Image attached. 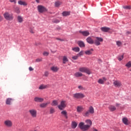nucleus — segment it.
<instances>
[{"label": "nucleus", "mask_w": 131, "mask_h": 131, "mask_svg": "<svg viewBox=\"0 0 131 131\" xmlns=\"http://www.w3.org/2000/svg\"><path fill=\"white\" fill-rule=\"evenodd\" d=\"M85 122L86 124L83 122H81L78 124V127L82 131L89 130L93 125V122L90 119L85 120Z\"/></svg>", "instance_id": "obj_1"}, {"label": "nucleus", "mask_w": 131, "mask_h": 131, "mask_svg": "<svg viewBox=\"0 0 131 131\" xmlns=\"http://www.w3.org/2000/svg\"><path fill=\"white\" fill-rule=\"evenodd\" d=\"M3 16L5 19L7 20V21H12V20L14 19V15H13V14H10L8 12H5V13L3 14Z\"/></svg>", "instance_id": "obj_2"}, {"label": "nucleus", "mask_w": 131, "mask_h": 131, "mask_svg": "<svg viewBox=\"0 0 131 131\" xmlns=\"http://www.w3.org/2000/svg\"><path fill=\"white\" fill-rule=\"evenodd\" d=\"M66 106H67V104L66 103V101L62 100L60 102V104L58 105V108L59 110H63L66 108Z\"/></svg>", "instance_id": "obj_3"}, {"label": "nucleus", "mask_w": 131, "mask_h": 131, "mask_svg": "<svg viewBox=\"0 0 131 131\" xmlns=\"http://www.w3.org/2000/svg\"><path fill=\"white\" fill-rule=\"evenodd\" d=\"M79 71H80V72H83V73H86L89 75H90V74L91 73V71H90V70L86 67L80 68L79 69Z\"/></svg>", "instance_id": "obj_4"}, {"label": "nucleus", "mask_w": 131, "mask_h": 131, "mask_svg": "<svg viewBox=\"0 0 131 131\" xmlns=\"http://www.w3.org/2000/svg\"><path fill=\"white\" fill-rule=\"evenodd\" d=\"M85 96L81 93H77L73 94V98L75 99H83Z\"/></svg>", "instance_id": "obj_5"}, {"label": "nucleus", "mask_w": 131, "mask_h": 131, "mask_svg": "<svg viewBox=\"0 0 131 131\" xmlns=\"http://www.w3.org/2000/svg\"><path fill=\"white\" fill-rule=\"evenodd\" d=\"M103 40V38L96 37V39H95L94 41V43L95 45V46H100L101 45V42H102Z\"/></svg>", "instance_id": "obj_6"}, {"label": "nucleus", "mask_w": 131, "mask_h": 131, "mask_svg": "<svg viewBox=\"0 0 131 131\" xmlns=\"http://www.w3.org/2000/svg\"><path fill=\"white\" fill-rule=\"evenodd\" d=\"M29 113L30 114L31 116L33 118H35L37 116V111L35 109H31L29 111Z\"/></svg>", "instance_id": "obj_7"}, {"label": "nucleus", "mask_w": 131, "mask_h": 131, "mask_svg": "<svg viewBox=\"0 0 131 131\" xmlns=\"http://www.w3.org/2000/svg\"><path fill=\"white\" fill-rule=\"evenodd\" d=\"M4 125L6 126V127H12L13 126V122L11 120H6L4 121Z\"/></svg>", "instance_id": "obj_8"}, {"label": "nucleus", "mask_w": 131, "mask_h": 131, "mask_svg": "<svg viewBox=\"0 0 131 131\" xmlns=\"http://www.w3.org/2000/svg\"><path fill=\"white\" fill-rule=\"evenodd\" d=\"M37 10L39 13H45V12H47V11H48L46 7L41 5H38L37 6Z\"/></svg>", "instance_id": "obj_9"}, {"label": "nucleus", "mask_w": 131, "mask_h": 131, "mask_svg": "<svg viewBox=\"0 0 131 131\" xmlns=\"http://www.w3.org/2000/svg\"><path fill=\"white\" fill-rule=\"evenodd\" d=\"M113 84L116 88H120L121 86V82L118 80H115L114 81Z\"/></svg>", "instance_id": "obj_10"}, {"label": "nucleus", "mask_w": 131, "mask_h": 131, "mask_svg": "<svg viewBox=\"0 0 131 131\" xmlns=\"http://www.w3.org/2000/svg\"><path fill=\"white\" fill-rule=\"evenodd\" d=\"M14 101V99L11 98H8L6 99V105H12V102Z\"/></svg>", "instance_id": "obj_11"}, {"label": "nucleus", "mask_w": 131, "mask_h": 131, "mask_svg": "<svg viewBox=\"0 0 131 131\" xmlns=\"http://www.w3.org/2000/svg\"><path fill=\"white\" fill-rule=\"evenodd\" d=\"M106 80H107V79L105 77H103L102 79H99L98 80V82L100 84H104V83L105 82V81H106Z\"/></svg>", "instance_id": "obj_12"}, {"label": "nucleus", "mask_w": 131, "mask_h": 131, "mask_svg": "<svg viewBox=\"0 0 131 131\" xmlns=\"http://www.w3.org/2000/svg\"><path fill=\"white\" fill-rule=\"evenodd\" d=\"M122 122L124 123V124H125V125H128V124H129V121H128V119H127V118L126 117L123 118Z\"/></svg>", "instance_id": "obj_13"}, {"label": "nucleus", "mask_w": 131, "mask_h": 131, "mask_svg": "<svg viewBox=\"0 0 131 131\" xmlns=\"http://www.w3.org/2000/svg\"><path fill=\"white\" fill-rule=\"evenodd\" d=\"M80 33H81L83 36H89L90 35V32L89 31H79Z\"/></svg>", "instance_id": "obj_14"}, {"label": "nucleus", "mask_w": 131, "mask_h": 131, "mask_svg": "<svg viewBox=\"0 0 131 131\" xmlns=\"http://www.w3.org/2000/svg\"><path fill=\"white\" fill-rule=\"evenodd\" d=\"M34 101L35 102H37V103H41L43 101V98H41L39 97H35L34 98Z\"/></svg>", "instance_id": "obj_15"}, {"label": "nucleus", "mask_w": 131, "mask_h": 131, "mask_svg": "<svg viewBox=\"0 0 131 131\" xmlns=\"http://www.w3.org/2000/svg\"><path fill=\"white\" fill-rule=\"evenodd\" d=\"M86 40L87 41V42L88 43H90V45H93L94 44V40H93L92 39V37H88L86 39Z\"/></svg>", "instance_id": "obj_16"}, {"label": "nucleus", "mask_w": 131, "mask_h": 131, "mask_svg": "<svg viewBox=\"0 0 131 131\" xmlns=\"http://www.w3.org/2000/svg\"><path fill=\"white\" fill-rule=\"evenodd\" d=\"M50 103L51 102L50 101H48L46 103H42L40 104V108H46V107H47V106H48V105L50 104Z\"/></svg>", "instance_id": "obj_17"}, {"label": "nucleus", "mask_w": 131, "mask_h": 131, "mask_svg": "<svg viewBox=\"0 0 131 131\" xmlns=\"http://www.w3.org/2000/svg\"><path fill=\"white\" fill-rule=\"evenodd\" d=\"M93 52H94V49H91L89 50L85 51V55H88L89 56H90V55H92V54H93Z\"/></svg>", "instance_id": "obj_18"}, {"label": "nucleus", "mask_w": 131, "mask_h": 131, "mask_svg": "<svg viewBox=\"0 0 131 131\" xmlns=\"http://www.w3.org/2000/svg\"><path fill=\"white\" fill-rule=\"evenodd\" d=\"M83 75L82 73L80 72H77L74 74L75 77H81Z\"/></svg>", "instance_id": "obj_19"}, {"label": "nucleus", "mask_w": 131, "mask_h": 131, "mask_svg": "<svg viewBox=\"0 0 131 131\" xmlns=\"http://www.w3.org/2000/svg\"><path fill=\"white\" fill-rule=\"evenodd\" d=\"M78 45L80 47V48H84L85 47V45L84 42L82 41H79L78 42Z\"/></svg>", "instance_id": "obj_20"}, {"label": "nucleus", "mask_w": 131, "mask_h": 131, "mask_svg": "<svg viewBox=\"0 0 131 131\" xmlns=\"http://www.w3.org/2000/svg\"><path fill=\"white\" fill-rule=\"evenodd\" d=\"M108 108L111 112H113L116 110V107L114 105H110Z\"/></svg>", "instance_id": "obj_21"}, {"label": "nucleus", "mask_w": 131, "mask_h": 131, "mask_svg": "<svg viewBox=\"0 0 131 131\" xmlns=\"http://www.w3.org/2000/svg\"><path fill=\"white\" fill-rule=\"evenodd\" d=\"M77 126V123L75 121H72L71 123V127L73 129L76 128V127Z\"/></svg>", "instance_id": "obj_22"}, {"label": "nucleus", "mask_w": 131, "mask_h": 131, "mask_svg": "<svg viewBox=\"0 0 131 131\" xmlns=\"http://www.w3.org/2000/svg\"><path fill=\"white\" fill-rule=\"evenodd\" d=\"M61 114L63 115L66 119H68V115H67V112L66 111H63L61 112Z\"/></svg>", "instance_id": "obj_23"}, {"label": "nucleus", "mask_w": 131, "mask_h": 131, "mask_svg": "<svg viewBox=\"0 0 131 131\" xmlns=\"http://www.w3.org/2000/svg\"><path fill=\"white\" fill-rule=\"evenodd\" d=\"M101 30H102L103 32H108L109 30H110V28L108 27H102L101 28Z\"/></svg>", "instance_id": "obj_24"}, {"label": "nucleus", "mask_w": 131, "mask_h": 131, "mask_svg": "<svg viewBox=\"0 0 131 131\" xmlns=\"http://www.w3.org/2000/svg\"><path fill=\"white\" fill-rule=\"evenodd\" d=\"M51 70H52V71L53 72H58L59 69L57 67H52L51 68Z\"/></svg>", "instance_id": "obj_25"}, {"label": "nucleus", "mask_w": 131, "mask_h": 131, "mask_svg": "<svg viewBox=\"0 0 131 131\" xmlns=\"http://www.w3.org/2000/svg\"><path fill=\"white\" fill-rule=\"evenodd\" d=\"M59 104V102H58V100H53L52 102L51 103L52 106H58Z\"/></svg>", "instance_id": "obj_26"}, {"label": "nucleus", "mask_w": 131, "mask_h": 131, "mask_svg": "<svg viewBox=\"0 0 131 131\" xmlns=\"http://www.w3.org/2000/svg\"><path fill=\"white\" fill-rule=\"evenodd\" d=\"M17 21L19 23H22L23 21V17L20 15L17 16Z\"/></svg>", "instance_id": "obj_27"}, {"label": "nucleus", "mask_w": 131, "mask_h": 131, "mask_svg": "<svg viewBox=\"0 0 131 131\" xmlns=\"http://www.w3.org/2000/svg\"><path fill=\"white\" fill-rule=\"evenodd\" d=\"M88 111L91 114H94V113H95V111L93 106H90Z\"/></svg>", "instance_id": "obj_28"}, {"label": "nucleus", "mask_w": 131, "mask_h": 131, "mask_svg": "<svg viewBox=\"0 0 131 131\" xmlns=\"http://www.w3.org/2000/svg\"><path fill=\"white\" fill-rule=\"evenodd\" d=\"M18 5H20V6H27V3L25 2L19 1L18 2Z\"/></svg>", "instance_id": "obj_29"}, {"label": "nucleus", "mask_w": 131, "mask_h": 131, "mask_svg": "<svg viewBox=\"0 0 131 131\" xmlns=\"http://www.w3.org/2000/svg\"><path fill=\"white\" fill-rule=\"evenodd\" d=\"M82 111H83V108L82 106H77V112L79 113L80 112H82Z\"/></svg>", "instance_id": "obj_30"}, {"label": "nucleus", "mask_w": 131, "mask_h": 131, "mask_svg": "<svg viewBox=\"0 0 131 131\" xmlns=\"http://www.w3.org/2000/svg\"><path fill=\"white\" fill-rule=\"evenodd\" d=\"M62 16L66 17L67 16H69L70 15V12L69 11H64L62 12Z\"/></svg>", "instance_id": "obj_31"}, {"label": "nucleus", "mask_w": 131, "mask_h": 131, "mask_svg": "<svg viewBox=\"0 0 131 131\" xmlns=\"http://www.w3.org/2000/svg\"><path fill=\"white\" fill-rule=\"evenodd\" d=\"M47 88H48V85L42 84L39 87V90H45V89H47Z\"/></svg>", "instance_id": "obj_32"}, {"label": "nucleus", "mask_w": 131, "mask_h": 131, "mask_svg": "<svg viewBox=\"0 0 131 131\" xmlns=\"http://www.w3.org/2000/svg\"><path fill=\"white\" fill-rule=\"evenodd\" d=\"M62 60L63 64H66V62H68V58H67V57L66 56H63Z\"/></svg>", "instance_id": "obj_33"}, {"label": "nucleus", "mask_w": 131, "mask_h": 131, "mask_svg": "<svg viewBox=\"0 0 131 131\" xmlns=\"http://www.w3.org/2000/svg\"><path fill=\"white\" fill-rule=\"evenodd\" d=\"M91 113H90V112H89V111H86V112H85L83 115V116H84V117H88L89 116H90V114Z\"/></svg>", "instance_id": "obj_34"}, {"label": "nucleus", "mask_w": 131, "mask_h": 131, "mask_svg": "<svg viewBox=\"0 0 131 131\" xmlns=\"http://www.w3.org/2000/svg\"><path fill=\"white\" fill-rule=\"evenodd\" d=\"M61 5H62V2L60 1H57L55 3V7H59V6H61Z\"/></svg>", "instance_id": "obj_35"}, {"label": "nucleus", "mask_w": 131, "mask_h": 131, "mask_svg": "<svg viewBox=\"0 0 131 131\" xmlns=\"http://www.w3.org/2000/svg\"><path fill=\"white\" fill-rule=\"evenodd\" d=\"M73 51L76 52H78L80 51V49L79 47H74L72 48Z\"/></svg>", "instance_id": "obj_36"}, {"label": "nucleus", "mask_w": 131, "mask_h": 131, "mask_svg": "<svg viewBox=\"0 0 131 131\" xmlns=\"http://www.w3.org/2000/svg\"><path fill=\"white\" fill-rule=\"evenodd\" d=\"M55 109L53 107H51L50 110V114H53V113H55Z\"/></svg>", "instance_id": "obj_37"}, {"label": "nucleus", "mask_w": 131, "mask_h": 131, "mask_svg": "<svg viewBox=\"0 0 131 131\" xmlns=\"http://www.w3.org/2000/svg\"><path fill=\"white\" fill-rule=\"evenodd\" d=\"M126 67H127V68H130L131 67V62L129 61L125 64Z\"/></svg>", "instance_id": "obj_38"}, {"label": "nucleus", "mask_w": 131, "mask_h": 131, "mask_svg": "<svg viewBox=\"0 0 131 131\" xmlns=\"http://www.w3.org/2000/svg\"><path fill=\"white\" fill-rule=\"evenodd\" d=\"M116 43L118 47H121V45H122V43H121L120 41H117Z\"/></svg>", "instance_id": "obj_39"}, {"label": "nucleus", "mask_w": 131, "mask_h": 131, "mask_svg": "<svg viewBox=\"0 0 131 131\" xmlns=\"http://www.w3.org/2000/svg\"><path fill=\"white\" fill-rule=\"evenodd\" d=\"M42 61V58H37L35 60L37 63H38L39 62H41Z\"/></svg>", "instance_id": "obj_40"}, {"label": "nucleus", "mask_w": 131, "mask_h": 131, "mask_svg": "<svg viewBox=\"0 0 131 131\" xmlns=\"http://www.w3.org/2000/svg\"><path fill=\"white\" fill-rule=\"evenodd\" d=\"M78 57H79V56L77 54L76 56H73L72 59H73V60H77L78 59Z\"/></svg>", "instance_id": "obj_41"}, {"label": "nucleus", "mask_w": 131, "mask_h": 131, "mask_svg": "<svg viewBox=\"0 0 131 131\" xmlns=\"http://www.w3.org/2000/svg\"><path fill=\"white\" fill-rule=\"evenodd\" d=\"M78 56H83V51H80L78 54Z\"/></svg>", "instance_id": "obj_42"}, {"label": "nucleus", "mask_w": 131, "mask_h": 131, "mask_svg": "<svg viewBox=\"0 0 131 131\" xmlns=\"http://www.w3.org/2000/svg\"><path fill=\"white\" fill-rule=\"evenodd\" d=\"M123 55H122L121 56H119L118 60L119 61H121L123 59Z\"/></svg>", "instance_id": "obj_43"}, {"label": "nucleus", "mask_w": 131, "mask_h": 131, "mask_svg": "<svg viewBox=\"0 0 131 131\" xmlns=\"http://www.w3.org/2000/svg\"><path fill=\"white\" fill-rule=\"evenodd\" d=\"M44 76H46V77H48V76H49V72L46 71L44 73Z\"/></svg>", "instance_id": "obj_44"}, {"label": "nucleus", "mask_w": 131, "mask_h": 131, "mask_svg": "<svg viewBox=\"0 0 131 131\" xmlns=\"http://www.w3.org/2000/svg\"><path fill=\"white\" fill-rule=\"evenodd\" d=\"M124 9H126L127 10H130L131 7L130 6H125L124 7Z\"/></svg>", "instance_id": "obj_45"}, {"label": "nucleus", "mask_w": 131, "mask_h": 131, "mask_svg": "<svg viewBox=\"0 0 131 131\" xmlns=\"http://www.w3.org/2000/svg\"><path fill=\"white\" fill-rule=\"evenodd\" d=\"M53 23H59L60 22V20L58 19H54L53 20Z\"/></svg>", "instance_id": "obj_46"}, {"label": "nucleus", "mask_w": 131, "mask_h": 131, "mask_svg": "<svg viewBox=\"0 0 131 131\" xmlns=\"http://www.w3.org/2000/svg\"><path fill=\"white\" fill-rule=\"evenodd\" d=\"M43 56H49V52H44L43 53Z\"/></svg>", "instance_id": "obj_47"}, {"label": "nucleus", "mask_w": 131, "mask_h": 131, "mask_svg": "<svg viewBox=\"0 0 131 131\" xmlns=\"http://www.w3.org/2000/svg\"><path fill=\"white\" fill-rule=\"evenodd\" d=\"M9 2H10V3H14V4H16V3H17L16 0H9Z\"/></svg>", "instance_id": "obj_48"}, {"label": "nucleus", "mask_w": 131, "mask_h": 131, "mask_svg": "<svg viewBox=\"0 0 131 131\" xmlns=\"http://www.w3.org/2000/svg\"><path fill=\"white\" fill-rule=\"evenodd\" d=\"M29 71H33L34 70V69L33 68H32V67H30L29 68Z\"/></svg>", "instance_id": "obj_49"}, {"label": "nucleus", "mask_w": 131, "mask_h": 131, "mask_svg": "<svg viewBox=\"0 0 131 131\" xmlns=\"http://www.w3.org/2000/svg\"><path fill=\"white\" fill-rule=\"evenodd\" d=\"M30 33H32V34L34 33V31H33V29H30Z\"/></svg>", "instance_id": "obj_50"}, {"label": "nucleus", "mask_w": 131, "mask_h": 131, "mask_svg": "<svg viewBox=\"0 0 131 131\" xmlns=\"http://www.w3.org/2000/svg\"><path fill=\"white\" fill-rule=\"evenodd\" d=\"M56 39L57 40H60V41H64V39H60V38H56Z\"/></svg>", "instance_id": "obj_51"}, {"label": "nucleus", "mask_w": 131, "mask_h": 131, "mask_svg": "<svg viewBox=\"0 0 131 131\" xmlns=\"http://www.w3.org/2000/svg\"><path fill=\"white\" fill-rule=\"evenodd\" d=\"M78 89H79V90H82V89H83V88L81 85L78 86Z\"/></svg>", "instance_id": "obj_52"}, {"label": "nucleus", "mask_w": 131, "mask_h": 131, "mask_svg": "<svg viewBox=\"0 0 131 131\" xmlns=\"http://www.w3.org/2000/svg\"><path fill=\"white\" fill-rule=\"evenodd\" d=\"M116 107H119V106H120V104H119V103H116Z\"/></svg>", "instance_id": "obj_53"}, {"label": "nucleus", "mask_w": 131, "mask_h": 131, "mask_svg": "<svg viewBox=\"0 0 131 131\" xmlns=\"http://www.w3.org/2000/svg\"><path fill=\"white\" fill-rule=\"evenodd\" d=\"M1 21H3V17L0 15V22H1Z\"/></svg>", "instance_id": "obj_54"}, {"label": "nucleus", "mask_w": 131, "mask_h": 131, "mask_svg": "<svg viewBox=\"0 0 131 131\" xmlns=\"http://www.w3.org/2000/svg\"><path fill=\"white\" fill-rule=\"evenodd\" d=\"M93 131H98V130L95 128H93Z\"/></svg>", "instance_id": "obj_55"}, {"label": "nucleus", "mask_w": 131, "mask_h": 131, "mask_svg": "<svg viewBox=\"0 0 131 131\" xmlns=\"http://www.w3.org/2000/svg\"><path fill=\"white\" fill-rule=\"evenodd\" d=\"M16 13H20V10L19 9L17 10V11H16Z\"/></svg>", "instance_id": "obj_56"}, {"label": "nucleus", "mask_w": 131, "mask_h": 131, "mask_svg": "<svg viewBox=\"0 0 131 131\" xmlns=\"http://www.w3.org/2000/svg\"><path fill=\"white\" fill-rule=\"evenodd\" d=\"M36 3H39V0H36Z\"/></svg>", "instance_id": "obj_57"}, {"label": "nucleus", "mask_w": 131, "mask_h": 131, "mask_svg": "<svg viewBox=\"0 0 131 131\" xmlns=\"http://www.w3.org/2000/svg\"><path fill=\"white\" fill-rule=\"evenodd\" d=\"M126 33H127V34H129V33H130V32L127 31V32H126Z\"/></svg>", "instance_id": "obj_58"}, {"label": "nucleus", "mask_w": 131, "mask_h": 131, "mask_svg": "<svg viewBox=\"0 0 131 131\" xmlns=\"http://www.w3.org/2000/svg\"><path fill=\"white\" fill-rule=\"evenodd\" d=\"M57 29L60 30V29H61V28H57Z\"/></svg>", "instance_id": "obj_59"}]
</instances>
